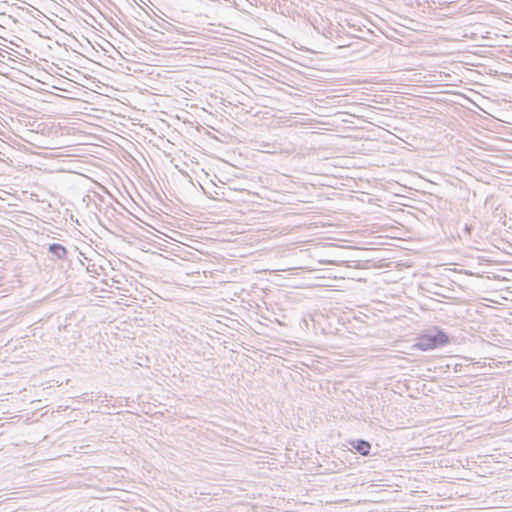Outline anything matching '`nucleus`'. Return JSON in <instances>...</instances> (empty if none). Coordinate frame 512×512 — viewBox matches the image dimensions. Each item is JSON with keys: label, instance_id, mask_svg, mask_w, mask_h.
Here are the masks:
<instances>
[{"label": "nucleus", "instance_id": "f257e3e1", "mask_svg": "<svg viewBox=\"0 0 512 512\" xmlns=\"http://www.w3.org/2000/svg\"><path fill=\"white\" fill-rule=\"evenodd\" d=\"M449 343V336L442 330L434 329L419 336L415 347L422 351L434 350Z\"/></svg>", "mask_w": 512, "mask_h": 512}, {"label": "nucleus", "instance_id": "f03ea898", "mask_svg": "<svg viewBox=\"0 0 512 512\" xmlns=\"http://www.w3.org/2000/svg\"><path fill=\"white\" fill-rule=\"evenodd\" d=\"M353 447L359 452L361 455L366 456L370 452V444L364 440H358L354 443Z\"/></svg>", "mask_w": 512, "mask_h": 512}]
</instances>
